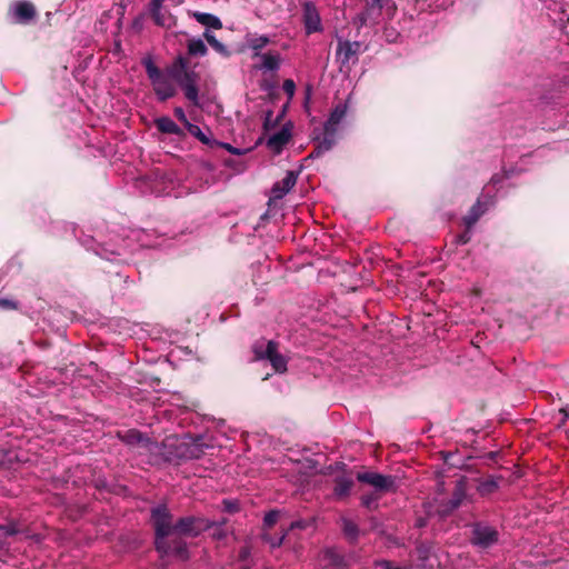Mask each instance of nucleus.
Listing matches in <instances>:
<instances>
[{
  "label": "nucleus",
  "mask_w": 569,
  "mask_h": 569,
  "mask_svg": "<svg viewBox=\"0 0 569 569\" xmlns=\"http://www.w3.org/2000/svg\"><path fill=\"white\" fill-rule=\"evenodd\" d=\"M0 530L4 537H11L20 532V529L16 522H9L4 526H0Z\"/></svg>",
  "instance_id": "obj_33"
},
{
  "label": "nucleus",
  "mask_w": 569,
  "mask_h": 569,
  "mask_svg": "<svg viewBox=\"0 0 569 569\" xmlns=\"http://www.w3.org/2000/svg\"><path fill=\"white\" fill-rule=\"evenodd\" d=\"M168 546H169V549L167 551H164V550H157V551L164 556L173 555L182 560L188 558L187 543L181 538H173L172 540H170L168 538Z\"/></svg>",
  "instance_id": "obj_20"
},
{
  "label": "nucleus",
  "mask_w": 569,
  "mask_h": 569,
  "mask_svg": "<svg viewBox=\"0 0 569 569\" xmlns=\"http://www.w3.org/2000/svg\"><path fill=\"white\" fill-rule=\"evenodd\" d=\"M252 350L257 359L269 360L276 372L282 373L287 370V359L278 352L277 342L260 340L253 345Z\"/></svg>",
  "instance_id": "obj_5"
},
{
  "label": "nucleus",
  "mask_w": 569,
  "mask_h": 569,
  "mask_svg": "<svg viewBox=\"0 0 569 569\" xmlns=\"http://www.w3.org/2000/svg\"><path fill=\"white\" fill-rule=\"evenodd\" d=\"M291 132L288 127H282L279 131L271 134L267 140V146L269 149L279 153L282 151L283 147L290 141Z\"/></svg>",
  "instance_id": "obj_16"
},
{
  "label": "nucleus",
  "mask_w": 569,
  "mask_h": 569,
  "mask_svg": "<svg viewBox=\"0 0 569 569\" xmlns=\"http://www.w3.org/2000/svg\"><path fill=\"white\" fill-rule=\"evenodd\" d=\"M183 91L184 97L192 104L199 106L198 74L189 70L184 57L178 56L173 62L162 69Z\"/></svg>",
  "instance_id": "obj_1"
},
{
  "label": "nucleus",
  "mask_w": 569,
  "mask_h": 569,
  "mask_svg": "<svg viewBox=\"0 0 569 569\" xmlns=\"http://www.w3.org/2000/svg\"><path fill=\"white\" fill-rule=\"evenodd\" d=\"M381 493L375 491L371 493H367L361 496V505L370 510H376L378 508V500L380 499Z\"/></svg>",
  "instance_id": "obj_29"
},
{
  "label": "nucleus",
  "mask_w": 569,
  "mask_h": 569,
  "mask_svg": "<svg viewBox=\"0 0 569 569\" xmlns=\"http://www.w3.org/2000/svg\"><path fill=\"white\" fill-rule=\"evenodd\" d=\"M382 13V0H368L366 9L357 14L355 22L359 27L378 22Z\"/></svg>",
  "instance_id": "obj_11"
},
{
  "label": "nucleus",
  "mask_w": 569,
  "mask_h": 569,
  "mask_svg": "<svg viewBox=\"0 0 569 569\" xmlns=\"http://www.w3.org/2000/svg\"><path fill=\"white\" fill-rule=\"evenodd\" d=\"M341 522H342V531H343L345 536L349 540L356 541L359 536L358 526L352 520H350L348 518H342Z\"/></svg>",
  "instance_id": "obj_27"
},
{
  "label": "nucleus",
  "mask_w": 569,
  "mask_h": 569,
  "mask_svg": "<svg viewBox=\"0 0 569 569\" xmlns=\"http://www.w3.org/2000/svg\"><path fill=\"white\" fill-rule=\"evenodd\" d=\"M379 566L382 569H408L406 567H393L392 563L388 560H382L381 562H379Z\"/></svg>",
  "instance_id": "obj_41"
},
{
  "label": "nucleus",
  "mask_w": 569,
  "mask_h": 569,
  "mask_svg": "<svg viewBox=\"0 0 569 569\" xmlns=\"http://www.w3.org/2000/svg\"><path fill=\"white\" fill-rule=\"evenodd\" d=\"M223 509L229 513H233L239 510L238 502L234 500H223Z\"/></svg>",
  "instance_id": "obj_36"
},
{
  "label": "nucleus",
  "mask_w": 569,
  "mask_h": 569,
  "mask_svg": "<svg viewBox=\"0 0 569 569\" xmlns=\"http://www.w3.org/2000/svg\"><path fill=\"white\" fill-rule=\"evenodd\" d=\"M141 64L146 70L158 101L164 102L177 94V83L154 64L151 57H144L141 60Z\"/></svg>",
  "instance_id": "obj_2"
},
{
  "label": "nucleus",
  "mask_w": 569,
  "mask_h": 569,
  "mask_svg": "<svg viewBox=\"0 0 569 569\" xmlns=\"http://www.w3.org/2000/svg\"><path fill=\"white\" fill-rule=\"evenodd\" d=\"M305 527H306V525H305V522H303V521H295V522H292V523H291V526H290V528H291V529H293V528H300V529H302V528H305Z\"/></svg>",
  "instance_id": "obj_44"
},
{
  "label": "nucleus",
  "mask_w": 569,
  "mask_h": 569,
  "mask_svg": "<svg viewBox=\"0 0 569 569\" xmlns=\"http://www.w3.org/2000/svg\"><path fill=\"white\" fill-rule=\"evenodd\" d=\"M204 448L207 446L203 445L202 438H197L192 441L182 440L179 443L177 456L184 459H199L204 453Z\"/></svg>",
  "instance_id": "obj_12"
},
{
  "label": "nucleus",
  "mask_w": 569,
  "mask_h": 569,
  "mask_svg": "<svg viewBox=\"0 0 569 569\" xmlns=\"http://www.w3.org/2000/svg\"><path fill=\"white\" fill-rule=\"evenodd\" d=\"M97 254L101 256L102 258L107 259V260H112L111 256L112 254H120V252H116V251H111L110 254L107 252V250L104 248L101 249V251H97Z\"/></svg>",
  "instance_id": "obj_40"
},
{
  "label": "nucleus",
  "mask_w": 569,
  "mask_h": 569,
  "mask_svg": "<svg viewBox=\"0 0 569 569\" xmlns=\"http://www.w3.org/2000/svg\"><path fill=\"white\" fill-rule=\"evenodd\" d=\"M469 240H470V234L468 231L458 237V242L461 244H466Z\"/></svg>",
  "instance_id": "obj_42"
},
{
  "label": "nucleus",
  "mask_w": 569,
  "mask_h": 569,
  "mask_svg": "<svg viewBox=\"0 0 569 569\" xmlns=\"http://www.w3.org/2000/svg\"><path fill=\"white\" fill-rule=\"evenodd\" d=\"M0 307L3 309H17L18 305L13 300L0 298Z\"/></svg>",
  "instance_id": "obj_39"
},
{
  "label": "nucleus",
  "mask_w": 569,
  "mask_h": 569,
  "mask_svg": "<svg viewBox=\"0 0 569 569\" xmlns=\"http://www.w3.org/2000/svg\"><path fill=\"white\" fill-rule=\"evenodd\" d=\"M346 114V103H338L332 109L329 118L323 124V138L317 143L316 148L309 156L310 158H319L336 144L338 128Z\"/></svg>",
  "instance_id": "obj_3"
},
{
  "label": "nucleus",
  "mask_w": 569,
  "mask_h": 569,
  "mask_svg": "<svg viewBox=\"0 0 569 569\" xmlns=\"http://www.w3.org/2000/svg\"><path fill=\"white\" fill-rule=\"evenodd\" d=\"M193 18L207 28H212L217 30L222 28L221 20L214 14L196 11L193 12Z\"/></svg>",
  "instance_id": "obj_23"
},
{
  "label": "nucleus",
  "mask_w": 569,
  "mask_h": 569,
  "mask_svg": "<svg viewBox=\"0 0 569 569\" xmlns=\"http://www.w3.org/2000/svg\"><path fill=\"white\" fill-rule=\"evenodd\" d=\"M499 540L498 530L483 522H477L472 527L471 543L480 549H488Z\"/></svg>",
  "instance_id": "obj_8"
},
{
  "label": "nucleus",
  "mask_w": 569,
  "mask_h": 569,
  "mask_svg": "<svg viewBox=\"0 0 569 569\" xmlns=\"http://www.w3.org/2000/svg\"><path fill=\"white\" fill-rule=\"evenodd\" d=\"M150 519L154 529V546L157 550L169 549L168 537L173 533L172 515L166 505L151 509Z\"/></svg>",
  "instance_id": "obj_4"
},
{
  "label": "nucleus",
  "mask_w": 569,
  "mask_h": 569,
  "mask_svg": "<svg viewBox=\"0 0 569 569\" xmlns=\"http://www.w3.org/2000/svg\"><path fill=\"white\" fill-rule=\"evenodd\" d=\"M278 518H279V511H277V510L269 511L268 513H266V516L263 518V526L266 528H271L273 525L277 523Z\"/></svg>",
  "instance_id": "obj_34"
},
{
  "label": "nucleus",
  "mask_w": 569,
  "mask_h": 569,
  "mask_svg": "<svg viewBox=\"0 0 569 569\" xmlns=\"http://www.w3.org/2000/svg\"><path fill=\"white\" fill-rule=\"evenodd\" d=\"M282 90L291 99L296 92V83L291 79H286L282 83Z\"/></svg>",
  "instance_id": "obj_35"
},
{
  "label": "nucleus",
  "mask_w": 569,
  "mask_h": 569,
  "mask_svg": "<svg viewBox=\"0 0 569 569\" xmlns=\"http://www.w3.org/2000/svg\"><path fill=\"white\" fill-rule=\"evenodd\" d=\"M119 437L124 443L130 446H139L141 448L149 449V447L152 445L148 437L143 436L140 431L134 429L119 433Z\"/></svg>",
  "instance_id": "obj_18"
},
{
  "label": "nucleus",
  "mask_w": 569,
  "mask_h": 569,
  "mask_svg": "<svg viewBox=\"0 0 569 569\" xmlns=\"http://www.w3.org/2000/svg\"><path fill=\"white\" fill-rule=\"evenodd\" d=\"M203 38L207 40V42L211 46V48L214 51H217L223 57L230 56V51L228 50V48L222 42H220L212 32H210L209 30L204 31Z\"/></svg>",
  "instance_id": "obj_26"
},
{
  "label": "nucleus",
  "mask_w": 569,
  "mask_h": 569,
  "mask_svg": "<svg viewBox=\"0 0 569 569\" xmlns=\"http://www.w3.org/2000/svg\"><path fill=\"white\" fill-rule=\"evenodd\" d=\"M351 556H347L337 548H328L322 553V561L330 567H349L351 566Z\"/></svg>",
  "instance_id": "obj_13"
},
{
  "label": "nucleus",
  "mask_w": 569,
  "mask_h": 569,
  "mask_svg": "<svg viewBox=\"0 0 569 569\" xmlns=\"http://www.w3.org/2000/svg\"><path fill=\"white\" fill-rule=\"evenodd\" d=\"M297 178L298 176L295 171H287L284 178L272 186V198L282 199L295 187Z\"/></svg>",
  "instance_id": "obj_14"
},
{
  "label": "nucleus",
  "mask_w": 569,
  "mask_h": 569,
  "mask_svg": "<svg viewBox=\"0 0 569 569\" xmlns=\"http://www.w3.org/2000/svg\"><path fill=\"white\" fill-rule=\"evenodd\" d=\"M490 203H492L491 199L485 196L477 200V202L469 210L468 214L463 218V222L467 229H470L479 220Z\"/></svg>",
  "instance_id": "obj_15"
},
{
  "label": "nucleus",
  "mask_w": 569,
  "mask_h": 569,
  "mask_svg": "<svg viewBox=\"0 0 569 569\" xmlns=\"http://www.w3.org/2000/svg\"><path fill=\"white\" fill-rule=\"evenodd\" d=\"M223 146H224V147H226L230 152H232L233 154H239V153H240L238 149L233 148L232 146H230V144H228V143H226V144H223Z\"/></svg>",
  "instance_id": "obj_45"
},
{
  "label": "nucleus",
  "mask_w": 569,
  "mask_h": 569,
  "mask_svg": "<svg viewBox=\"0 0 569 569\" xmlns=\"http://www.w3.org/2000/svg\"><path fill=\"white\" fill-rule=\"evenodd\" d=\"M13 16L18 22H29L36 16V9L32 3L28 1H20L14 4Z\"/></svg>",
  "instance_id": "obj_19"
},
{
  "label": "nucleus",
  "mask_w": 569,
  "mask_h": 569,
  "mask_svg": "<svg viewBox=\"0 0 569 569\" xmlns=\"http://www.w3.org/2000/svg\"><path fill=\"white\" fill-rule=\"evenodd\" d=\"M301 21L303 23L305 33L310 36L322 32L323 24L317 6L311 1H305L301 4Z\"/></svg>",
  "instance_id": "obj_9"
},
{
  "label": "nucleus",
  "mask_w": 569,
  "mask_h": 569,
  "mask_svg": "<svg viewBox=\"0 0 569 569\" xmlns=\"http://www.w3.org/2000/svg\"><path fill=\"white\" fill-rule=\"evenodd\" d=\"M498 488V483L496 480H486L481 483V491L482 492H491Z\"/></svg>",
  "instance_id": "obj_37"
},
{
  "label": "nucleus",
  "mask_w": 569,
  "mask_h": 569,
  "mask_svg": "<svg viewBox=\"0 0 569 569\" xmlns=\"http://www.w3.org/2000/svg\"><path fill=\"white\" fill-rule=\"evenodd\" d=\"M173 112H174L176 118L180 122H182L184 124V127H187L188 123H190V121L187 119V116L181 107H176Z\"/></svg>",
  "instance_id": "obj_38"
},
{
  "label": "nucleus",
  "mask_w": 569,
  "mask_h": 569,
  "mask_svg": "<svg viewBox=\"0 0 569 569\" xmlns=\"http://www.w3.org/2000/svg\"><path fill=\"white\" fill-rule=\"evenodd\" d=\"M463 498H465L463 489L461 487H457L453 491L451 499L448 502L449 503L448 510L457 509L461 505Z\"/></svg>",
  "instance_id": "obj_30"
},
{
  "label": "nucleus",
  "mask_w": 569,
  "mask_h": 569,
  "mask_svg": "<svg viewBox=\"0 0 569 569\" xmlns=\"http://www.w3.org/2000/svg\"><path fill=\"white\" fill-rule=\"evenodd\" d=\"M367 50L360 41H349L342 38L337 40L336 56L337 61L340 63V68H350L359 61V56Z\"/></svg>",
  "instance_id": "obj_6"
},
{
  "label": "nucleus",
  "mask_w": 569,
  "mask_h": 569,
  "mask_svg": "<svg viewBox=\"0 0 569 569\" xmlns=\"http://www.w3.org/2000/svg\"><path fill=\"white\" fill-rule=\"evenodd\" d=\"M188 53L193 57H204L208 52L207 46L200 38H192L187 43Z\"/></svg>",
  "instance_id": "obj_25"
},
{
  "label": "nucleus",
  "mask_w": 569,
  "mask_h": 569,
  "mask_svg": "<svg viewBox=\"0 0 569 569\" xmlns=\"http://www.w3.org/2000/svg\"><path fill=\"white\" fill-rule=\"evenodd\" d=\"M157 129L161 133L173 134L181 137L183 134L182 129L169 117H160L154 120Z\"/></svg>",
  "instance_id": "obj_21"
},
{
  "label": "nucleus",
  "mask_w": 569,
  "mask_h": 569,
  "mask_svg": "<svg viewBox=\"0 0 569 569\" xmlns=\"http://www.w3.org/2000/svg\"><path fill=\"white\" fill-rule=\"evenodd\" d=\"M249 48L253 51V58L262 54L261 50L270 43V38L266 34L253 36L247 39Z\"/></svg>",
  "instance_id": "obj_24"
},
{
  "label": "nucleus",
  "mask_w": 569,
  "mask_h": 569,
  "mask_svg": "<svg viewBox=\"0 0 569 569\" xmlns=\"http://www.w3.org/2000/svg\"><path fill=\"white\" fill-rule=\"evenodd\" d=\"M286 535H287V532H281V533H280V536H278V537H272L270 533L264 532V533L262 535V539H263L267 543H269L271 548H277V547H279V546L282 543V541H283V539H284V537H286Z\"/></svg>",
  "instance_id": "obj_32"
},
{
  "label": "nucleus",
  "mask_w": 569,
  "mask_h": 569,
  "mask_svg": "<svg viewBox=\"0 0 569 569\" xmlns=\"http://www.w3.org/2000/svg\"><path fill=\"white\" fill-rule=\"evenodd\" d=\"M559 412L563 415V420L562 421H566L567 419H569V405H567L566 407H562L559 410Z\"/></svg>",
  "instance_id": "obj_43"
},
{
  "label": "nucleus",
  "mask_w": 569,
  "mask_h": 569,
  "mask_svg": "<svg viewBox=\"0 0 569 569\" xmlns=\"http://www.w3.org/2000/svg\"><path fill=\"white\" fill-rule=\"evenodd\" d=\"M249 558H250V548L248 546H242L239 550L238 559H239V569H249Z\"/></svg>",
  "instance_id": "obj_31"
},
{
  "label": "nucleus",
  "mask_w": 569,
  "mask_h": 569,
  "mask_svg": "<svg viewBox=\"0 0 569 569\" xmlns=\"http://www.w3.org/2000/svg\"><path fill=\"white\" fill-rule=\"evenodd\" d=\"M186 129L188 130V132L191 136L197 138L203 144L212 146L213 143H216V141L211 140L209 136H207L204 132H202L200 127H198L197 124H193V123L190 122V123H188Z\"/></svg>",
  "instance_id": "obj_28"
},
{
  "label": "nucleus",
  "mask_w": 569,
  "mask_h": 569,
  "mask_svg": "<svg viewBox=\"0 0 569 569\" xmlns=\"http://www.w3.org/2000/svg\"><path fill=\"white\" fill-rule=\"evenodd\" d=\"M355 486V482L349 477H337L335 479V487H333V495L338 499L346 498L350 495L352 488Z\"/></svg>",
  "instance_id": "obj_22"
},
{
  "label": "nucleus",
  "mask_w": 569,
  "mask_h": 569,
  "mask_svg": "<svg viewBox=\"0 0 569 569\" xmlns=\"http://www.w3.org/2000/svg\"><path fill=\"white\" fill-rule=\"evenodd\" d=\"M357 480L373 487L375 491L383 495L397 490L396 477L375 471L358 472Z\"/></svg>",
  "instance_id": "obj_7"
},
{
  "label": "nucleus",
  "mask_w": 569,
  "mask_h": 569,
  "mask_svg": "<svg viewBox=\"0 0 569 569\" xmlns=\"http://www.w3.org/2000/svg\"><path fill=\"white\" fill-rule=\"evenodd\" d=\"M498 181H499V179H498V178L492 177L491 182H492L493 184L498 183Z\"/></svg>",
  "instance_id": "obj_46"
},
{
  "label": "nucleus",
  "mask_w": 569,
  "mask_h": 569,
  "mask_svg": "<svg viewBox=\"0 0 569 569\" xmlns=\"http://www.w3.org/2000/svg\"><path fill=\"white\" fill-rule=\"evenodd\" d=\"M207 520L193 516L180 518L173 526V533L183 536H198L201 531L210 528Z\"/></svg>",
  "instance_id": "obj_10"
},
{
  "label": "nucleus",
  "mask_w": 569,
  "mask_h": 569,
  "mask_svg": "<svg viewBox=\"0 0 569 569\" xmlns=\"http://www.w3.org/2000/svg\"><path fill=\"white\" fill-rule=\"evenodd\" d=\"M257 58H259L261 62L256 64L254 68L262 72L278 71L281 66V56L278 52H266Z\"/></svg>",
  "instance_id": "obj_17"
}]
</instances>
